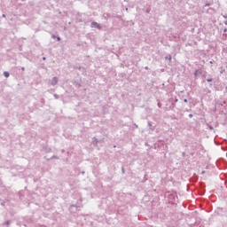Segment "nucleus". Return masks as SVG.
I'll list each match as a JSON object with an SVG mask.
<instances>
[{"label":"nucleus","mask_w":227,"mask_h":227,"mask_svg":"<svg viewBox=\"0 0 227 227\" xmlns=\"http://www.w3.org/2000/svg\"><path fill=\"white\" fill-rule=\"evenodd\" d=\"M91 27H96L97 29H102V27L98 22L93 21L91 23Z\"/></svg>","instance_id":"f257e3e1"},{"label":"nucleus","mask_w":227,"mask_h":227,"mask_svg":"<svg viewBox=\"0 0 227 227\" xmlns=\"http://www.w3.org/2000/svg\"><path fill=\"white\" fill-rule=\"evenodd\" d=\"M58 81H59L58 77H56V76L53 77L51 82V86H56V84H58Z\"/></svg>","instance_id":"f03ea898"},{"label":"nucleus","mask_w":227,"mask_h":227,"mask_svg":"<svg viewBox=\"0 0 227 227\" xmlns=\"http://www.w3.org/2000/svg\"><path fill=\"white\" fill-rule=\"evenodd\" d=\"M4 77L8 78V77H10V73L4 72Z\"/></svg>","instance_id":"7ed1b4c3"},{"label":"nucleus","mask_w":227,"mask_h":227,"mask_svg":"<svg viewBox=\"0 0 227 227\" xmlns=\"http://www.w3.org/2000/svg\"><path fill=\"white\" fill-rule=\"evenodd\" d=\"M165 59H168V61H171V55L165 57Z\"/></svg>","instance_id":"20e7f679"},{"label":"nucleus","mask_w":227,"mask_h":227,"mask_svg":"<svg viewBox=\"0 0 227 227\" xmlns=\"http://www.w3.org/2000/svg\"><path fill=\"white\" fill-rule=\"evenodd\" d=\"M199 72H200V71H198V70L195 71V73H194L195 77L198 76Z\"/></svg>","instance_id":"39448f33"},{"label":"nucleus","mask_w":227,"mask_h":227,"mask_svg":"<svg viewBox=\"0 0 227 227\" xmlns=\"http://www.w3.org/2000/svg\"><path fill=\"white\" fill-rule=\"evenodd\" d=\"M10 223H11L10 220H8L5 222V224L8 226V225H10Z\"/></svg>","instance_id":"423d86ee"},{"label":"nucleus","mask_w":227,"mask_h":227,"mask_svg":"<svg viewBox=\"0 0 227 227\" xmlns=\"http://www.w3.org/2000/svg\"><path fill=\"white\" fill-rule=\"evenodd\" d=\"M158 107H162V104H160V102L158 103Z\"/></svg>","instance_id":"0eeeda50"},{"label":"nucleus","mask_w":227,"mask_h":227,"mask_svg":"<svg viewBox=\"0 0 227 227\" xmlns=\"http://www.w3.org/2000/svg\"><path fill=\"white\" fill-rule=\"evenodd\" d=\"M224 72H225V70H224V69H222V70L220 71V74H224Z\"/></svg>","instance_id":"6e6552de"},{"label":"nucleus","mask_w":227,"mask_h":227,"mask_svg":"<svg viewBox=\"0 0 227 227\" xmlns=\"http://www.w3.org/2000/svg\"><path fill=\"white\" fill-rule=\"evenodd\" d=\"M58 42H61V37H57Z\"/></svg>","instance_id":"1a4fd4ad"},{"label":"nucleus","mask_w":227,"mask_h":227,"mask_svg":"<svg viewBox=\"0 0 227 227\" xmlns=\"http://www.w3.org/2000/svg\"><path fill=\"white\" fill-rule=\"evenodd\" d=\"M207 82H212V79H207Z\"/></svg>","instance_id":"9d476101"},{"label":"nucleus","mask_w":227,"mask_h":227,"mask_svg":"<svg viewBox=\"0 0 227 227\" xmlns=\"http://www.w3.org/2000/svg\"><path fill=\"white\" fill-rule=\"evenodd\" d=\"M2 17H3L4 19H6V14H3Z\"/></svg>","instance_id":"9b49d317"},{"label":"nucleus","mask_w":227,"mask_h":227,"mask_svg":"<svg viewBox=\"0 0 227 227\" xmlns=\"http://www.w3.org/2000/svg\"><path fill=\"white\" fill-rule=\"evenodd\" d=\"M169 198H175V195L170 194V195H169Z\"/></svg>","instance_id":"f8f14e48"},{"label":"nucleus","mask_w":227,"mask_h":227,"mask_svg":"<svg viewBox=\"0 0 227 227\" xmlns=\"http://www.w3.org/2000/svg\"><path fill=\"white\" fill-rule=\"evenodd\" d=\"M189 118H192V114H189Z\"/></svg>","instance_id":"ddd939ff"},{"label":"nucleus","mask_w":227,"mask_h":227,"mask_svg":"<svg viewBox=\"0 0 227 227\" xmlns=\"http://www.w3.org/2000/svg\"><path fill=\"white\" fill-rule=\"evenodd\" d=\"M209 129H210L211 130H214V128H213L212 126H210Z\"/></svg>","instance_id":"4468645a"},{"label":"nucleus","mask_w":227,"mask_h":227,"mask_svg":"<svg viewBox=\"0 0 227 227\" xmlns=\"http://www.w3.org/2000/svg\"><path fill=\"white\" fill-rule=\"evenodd\" d=\"M223 19H227V14H226V15H223Z\"/></svg>","instance_id":"2eb2a0df"},{"label":"nucleus","mask_w":227,"mask_h":227,"mask_svg":"<svg viewBox=\"0 0 227 227\" xmlns=\"http://www.w3.org/2000/svg\"><path fill=\"white\" fill-rule=\"evenodd\" d=\"M51 38H56V35H51Z\"/></svg>","instance_id":"dca6fc26"},{"label":"nucleus","mask_w":227,"mask_h":227,"mask_svg":"<svg viewBox=\"0 0 227 227\" xmlns=\"http://www.w3.org/2000/svg\"><path fill=\"white\" fill-rule=\"evenodd\" d=\"M21 70L24 72L26 70V68L22 67Z\"/></svg>","instance_id":"f3484780"},{"label":"nucleus","mask_w":227,"mask_h":227,"mask_svg":"<svg viewBox=\"0 0 227 227\" xmlns=\"http://www.w3.org/2000/svg\"><path fill=\"white\" fill-rule=\"evenodd\" d=\"M54 97H55V98H58V95L57 94H55Z\"/></svg>","instance_id":"a211bd4d"},{"label":"nucleus","mask_w":227,"mask_h":227,"mask_svg":"<svg viewBox=\"0 0 227 227\" xmlns=\"http://www.w3.org/2000/svg\"><path fill=\"white\" fill-rule=\"evenodd\" d=\"M225 26H227V20L224 21Z\"/></svg>","instance_id":"6ab92c4d"},{"label":"nucleus","mask_w":227,"mask_h":227,"mask_svg":"<svg viewBox=\"0 0 227 227\" xmlns=\"http://www.w3.org/2000/svg\"><path fill=\"white\" fill-rule=\"evenodd\" d=\"M226 31H227V29L225 28V29L223 30V33H226Z\"/></svg>","instance_id":"aec40b11"},{"label":"nucleus","mask_w":227,"mask_h":227,"mask_svg":"<svg viewBox=\"0 0 227 227\" xmlns=\"http://www.w3.org/2000/svg\"><path fill=\"white\" fill-rule=\"evenodd\" d=\"M184 102L187 103V99H184Z\"/></svg>","instance_id":"412c9836"},{"label":"nucleus","mask_w":227,"mask_h":227,"mask_svg":"<svg viewBox=\"0 0 227 227\" xmlns=\"http://www.w3.org/2000/svg\"><path fill=\"white\" fill-rule=\"evenodd\" d=\"M43 60H45V57H44V58H43Z\"/></svg>","instance_id":"4be33fe9"}]
</instances>
